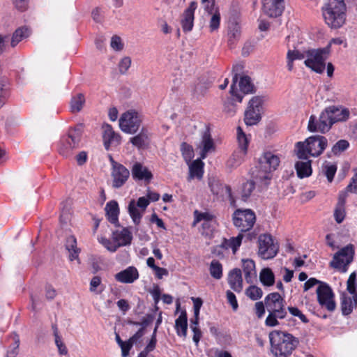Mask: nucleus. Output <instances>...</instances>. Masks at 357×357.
<instances>
[{
    "label": "nucleus",
    "mask_w": 357,
    "mask_h": 357,
    "mask_svg": "<svg viewBox=\"0 0 357 357\" xmlns=\"http://www.w3.org/2000/svg\"><path fill=\"white\" fill-rule=\"evenodd\" d=\"M271 351L275 357H287L298 344L297 338L289 333L274 331L269 333Z\"/></svg>",
    "instance_id": "1"
},
{
    "label": "nucleus",
    "mask_w": 357,
    "mask_h": 357,
    "mask_svg": "<svg viewBox=\"0 0 357 357\" xmlns=\"http://www.w3.org/2000/svg\"><path fill=\"white\" fill-rule=\"evenodd\" d=\"M346 5L344 0H327L322 7L326 23L332 29L341 27L346 20Z\"/></svg>",
    "instance_id": "2"
},
{
    "label": "nucleus",
    "mask_w": 357,
    "mask_h": 357,
    "mask_svg": "<svg viewBox=\"0 0 357 357\" xmlns=\"http://www.w3.org/2000/svg\"><path fill=\"white\" fill-rule=\"evenodd\" d=\"M264 302L269 313L265 321L266 325L271 327L278 326V319H284L287 314L284 298L279 293L274 292L267 295Z\"/></svg>",
    "instance_id": "3"
},
{
    "label": "nucleus",
    "mask_w": 357,
    "mask_h": 357,
    "mask_svg": "<svg viewBox=\"0 0 357 357\" xmlns=\"http://www.w3.org/2000/svg\"><path fill=\"white\" fill-rule=\"evenodd\" d=\"M280 164V158L271 152H264L259 158V164L252 172V178L259 180L265 185L271 179V172L276 169Z\"/></svg>",
    "instance_id": "4"
},
{
    "label": "nucleus",
    "mask_w": 357,
    "mask_h": 357,
    "mask_svg": "<svg viewBox=\"0 0 357 357\" xmlns=\"http://www.w3.org/2000/svg\"><path fill=\"white\" fill-rule=\"evenodd\" d=\"M327 144L328 140L324 136H311L304 142L296 143V155L301 160H307V153L313 157L319 156L323 153Z\"/></svg>",
    "instance_id": "5"
},
{
    "label": "nucleus",
    "mask_w": 357,
    "mask_h": 357,
    "mask_svg": "<svg viewBox=\"0 0 357 357\" xmlns=\"http://www.w3.org/2000/svg\"><path fill=\"white\" fill-rule=\"evenodd\" d=\"M329 52V47L307 50V57L304 61L305 66L317 73H324Z\"/></svg>",
    "instance_id": "6"
},
{
    "label": "nucleus",
    "mask_w": 357,
    "mask_h": 357,
    "mask_svg": "<svg viewBox=\"0 0 357 357\" xmlns=\"http://www.w3.org/2000/svg\"><path fill=\"white\" fill-rule=\"evenodd\" d=\"M142 119L140 115L134 110L123 113L119 119L121 130L129 134L136 133L140 128Z\"/></svg>",
    "instance_id": "7"
},
{
    "label": "nucleus",
    "mask_w": 357,
    "mask_h": 357,
    "mask_svg": "<svg viewBox=\"0 0 357 357\" xmlns=\"http://www.w3.org/2000/svg\"><path fill=\"white\" fill-rule=\"evenodd\" d=\"M333 124V120L330 116V112L326 107L317 118L314 115H311L308 122V129L311 132H320L325 133L328 131Z\"/></svg>",
    "instance_id": "8"
},
{
    "label": "nucleus",
    "mask_w": 357,
    "mask_h": 357,
    "mask_svg": "<svg viewBox=\"0 0 357 357\" xmlns=\"http://www.w3.org/2000/svg\"><path fill=\"white\" fill-rule=\"evenodd\" d=\"M259 255L264 259L273 258L278 252L279 245L274 243L271 235L268 234H261L258 238Z\"/></svg>",
    "instance_id": "9"
},
{
    "label": "nucleus",
    "mask_w": 357,
    "mask_h": 357,
    "mask_svg": "<svg viewBox=\"0 0 357 357\" xmlns=\"http://www.w3.org/2000/svg\"><path fill=\"white\" fill-rule=\"evenodd\" d=\"M255 214L250 209H237L234 213V224L241 232L251 229L255 222Z\"/></svg>",
    "instance_id": "10"
},
{
    "label": "nucleus",
    "mask_w": 357,
    "mask_h": 357,
    "mask_svg": "<svg viewBox=\"0 0 357 357\" xmlns=\"http://www.w3.org/2000/svg\"><path fill=\"white\" fill-rule=\"evenodd\" d=\"M354 255V245L351 244L347 245L335 254L330 265L334 268H342L343 271L345 272L347 271L346 266L353 261Z\"/></svg>",
    "instance_id": "11"
},
{
    "label": "nucleus",
    "mask_w": 357,
    "mask_h": 357,
    "mask_svg": "<svg viewBox=\"0 0 357 357\" xmlns=\"http://www.w3.org/2000/svg\"><path fill=\"white\" fill-rule=\"evenodd\" d=\"M317 301L319 304L330 312L335 310L336 304L334 294L331 287L326 283L320 284L317 289Z\"/></svg>",
    "instance_id": "12"
},
{
    "label": "nucleus",
    "mask_w": 357,
    "mask_h": 357,
    "mask_svg": "<svg viewBox=\"0 0 357 357\" xmlns=\"http://www.w3.org/2000/svg\"><path fill=\"white\" fill-rule=\"evenodd\" d=\"M82 134V125L78 126L73 130L70 131L68 137L63 142L59 149L60 154L65 157L70 155L71 151L77 146Z\"/></svg>",
    "instance_id": "13"
},
{
    "label": "nucleus",
    "mask_w": 357,
    "mask_h": 357,
    "mask_svg": "<svg viewBox=\"0 0 357 357\" xmlns=\"http://www.w3.org/2000/svg\"><path fill=\"white\" fill-rule=\"evenodd\" d=\"M149 204V200L144 197H139L137 204L135 200H131L128 205V212L135 225H139L142 217V213Z\"/></svg>",
    "instance_id": "14"
},
{
    "label": "nucleus",
    "mask_w": 357,
    "mask_h": 357,
    "mask_svg": "<svg viewBox=\"0 0 357 357\" xmlns=\"http://www.w3.org/2000/svg\"><path fill=\"white\" fill-rule=\"evenodd\" d=\"M130 171L122 164L115 168H112V186L118 189L121 188L130 178Z\"/></svg>",
    "instance_id": "15"
},
{
    "label": "nucleus",
    "mask_w": 357,
    "mask_h": 357,
    "mask_svg": "<svg viewBox=\"0 0 357 357\" xmlns=\"http://www.w3.org/2000/svg\"><path fill=\"white\" fill-rule=\"evenodd\" d=\"M283 0H263V10L271 17H277L284 10Z\"/></svg>",
    "instance_id": "16"
},
{
    "label": "nucleus",
    "mask_w": 357,
    "mask_h": 357,
    "mask_svg": "<svg viewBox=\"0 0 357 357\" xmlns=\"http://www.w3.org/2000/svg\"><path fill=\"white\" fill-rule=\"evenodd\" d=\"M132 176L135 180L149 183L153 178V174L149 169L142 163L136 162L131 168Z\"/></svg>",
    "instance_id": "17"
},
{
    "label": "nucleus",
    "mask_w": 357,
    "mask_h": 357,
    "mask_svg": "<svg viewBox=\"0 0 357 357\" xmlns=\"http://www.w3.org/2000/svg\"><path fill=\"white\" fill-rule=\"evenodd\" d=\"M197 7L195 1H192L183 13L181 23L183 31L188 32L192 29L194 22V12Z\"/></svg>",
    "instance_id": "18"
},
{
    "label": "nucleus",
    "mask_w": 357,
    "mask_h": 357,
    "mask_svg": "<svg viewBox=\"0 0 357 357\" xmlns=\"http://www.w3.org/2000/svg\"><path fill=\"white\" fill-rule=\"evenodd\" d=\"M209 185L214 195H220V197H228L231 202V204L233 206L234 205V199L231 195V189L229 185H223L215 180L210 182Z\"/></svg>",
    "instance_id": "19"
},
{
    "label": "nucleus",
    "mask_w": 357,
    "mask_h": 357,
    "mask_svg": "<svg viewBox=\"0 0 357 357\" xmlns=\"http://www.w3.org/2000/svg\"><path fill=\"white\" fill-rule=\"evenodd\" d=\"M197 148L200 149L202 159H204L208 153L214 151L215 145L208 130H205L202 134L201 143Z\"/></svg>",
    "instance_id": "20"
},
{
    "label": "nucleus",
    "mask_w": 357,
    "mask_h": 357,
    "mask_svg": "<svg viewBox=\"0 0 357 357\" xmlns=\"http://www.w3.org/2000/svg\"><path fill=\"white\" fill-rule=\"evenodd\" d=\"M138 278V271L134 266H130L115 275V279L122 283H132Z\"/></svg>",
    "instance_id": "21"
},
{
    "label": "nucleus",
    "mask_w": 357,
    "mask_h": 357,
    "mask_svg": "<svg viewBox=\"0 0 357 357\" xmlns=\"http://www.w3.org/2000/svg\"><path fill=\"white\" fill-rule=\"evenodd\" d=\"M228 282L230 287L236 292H241L243 289V278L241 271L239 268H234L228 275Z\"/></svg>",
    "instance_id": "22"
},
{
    "label": "nucleus",
    "mask_w": 357,
    "mask_h": 357,
    "mask_svg": "<svg viewBox=\"0 0 357 357\" xmlns=\"http://www.w3.org/2000/svg\"><path fill=\"white\" fill-rule=\"evenodd\" d=\"M112 238L119 248L130 245L132 239V235L128 229L123 228L121 231H114Z\"/></svg>",
    "instance_id": "23"
},
{
    "label": "nucleus",
    "mask_w": 357,
    "mask_h": 357,
    "mask_svg": "<svg viewBox=\"0 0 357 357\" xmlns=\"http://www.w3.org/2000/svg\"><path fill=\"white\" fill-rule=\"evenodd\" d=\"M103 129V139L104 144L106 149H109V145L115 142L119 144L121 141V136L116 134L112 129V127L109 124H105L102 126Z\"/></svg>",
    "instance_id": "24"
},
{
    "label": "nucleus",
    "mask_w": 357,
    "mask_h": 357,
    "mask_svg": "<svg viewBox=\"0 0 357 357\" xmlns=\"http://www.w3.org/2000/svg\"><path fill=\"white\" fill-rule=\"evenodd\" d=\"M328 109L333 123L337 121H346L349 116V109L342 107L333 105L328 107Z\"/></svg>",
    "instance_id": "25"
},
{
    "label": "nucleus",
    "mask_w": 357,
    "mask_h": 357,
    "mask_svg": "<svg viewBox=\"0 0 357 357\" xmlns=\"http://www.w3.org/2000/svg\"><path fill=\"white\" fill-rule=\"evenodd\" d=\"M130 142L133 146L138 149L145 147L149 144V132L146 128H142L140 132L133 137H131Z\"/></svg>",
    "instance_id": "26"
},
{
    "label": "nucleus",
    "mask_w": 357,
    "mask_h": 357,
    "mask_svg": "<svg viewBox=\"0 0 357 357\" xmlns=\"http://www.w3.org/2000/svg\"><path fill=\"white\" fill-rule=\"evenodd\" d=\"M203 167L204 162L200 159L193 161L189 166V176L188 180L190 181L195 177L201 179L203 176Z\"/></svg>",
    "instance_id": "27"
},
{
    "label": "nucleus",
    "mask_w": 357,
    "mask_h": 357,
    "mask_svg": "<svg viewBox=\"0 0 357 357\" xmlns=\"http://www.w3.org/2000/svg\"><path fill=\"white\" fill-rule=\"evenodd\" d=\"M307 57V50L303 52L297 50H288L287 54V68L291 71L294 68V61L296 60H302Z\"/></svg>",
    "instance_id": "28"
},
{
    "label": "nucleus",
    "mask_w": 357,
    "mask_h": 357,
    "mask_svg": "<svg viewBox=\"0 0 357 357\" xmlns=\"http://www.w3.org/2000/svg\"><path fill=\"white\" fill-rule=\"evenodd\" d=\"M65 246L69 252V259L70 261L78 259L80 250L77 247V240L74 236H69L66 238Z\"/></svg>",
    "instance_id": "29"
},
{
    "label": "nucleus",
    "mask_w": 357,
    "mask_h": 357,
    "mask_svg": "<svg viewBox=\"0 0 357 357\" xmlns=\"http://www.w3.org/2000/svg\"><path fill=\"white\" fill-rule=\"evenodd\" d=\"M175 328L178 335L185 337L188 330V317L185 310L181 312L180 316L176 319Z\"/></svg>",
    "instance_id": "30"
},
{
    "label": "nucleus",
    "mask_w": 357,
    "mask_h": 357,
    "mask_svg": "<svg viewBox=\"0 0 357 357\" xmlns=\"http://www.w3.org/2000/svg\"><path fill=\"white\" fill-rule=\"evenodd\" d=\"M106 213L109 221L112 224L118 222L119 209L118 203L116 201H110L105 206Z\"/></svg>",
    "instance_id": "31"
},
{
    "label": "nucleus",
    "mask_w": 357,
    "mask_h": 357,
    "mask_svg": "<svg viewBox=\"0 0 357 357\" xmlns=\"http://www.w3.org/2000/svg\"><path fill=\"white\" fill-rule=\"evenodd\" d=\"M295 169L298 177L301 178L307 177L312 174L311 161H298L295 164Z\"/></svg>",
    "instance_id": "32"
},
{
    "label": "nucleus",
    "mask_w": 357,
    "mask_h": 357,
    "mask_svg": "<svg viewBox=\"0 0 357 357\" xmlns=\"http://www.w3.org/2000/svg\"><path fill=\"white\" fill-rule=\"evenodd\" d=\"M30 35V30L26 26H21L17 29L13 34L10 46L15 47L24 38H26Z\"/></svg>",
    "instance_id": "33"
},
{
    "label": "nucleus",
    "mask_w": 357,
    "mask_h": 357,
    "mask_svg": "<svg viewBox=\"0 0 357 357\" xmlns=\"http://www.w3.org/2000/svg\"><path fill=\"white\" fill-rule=\"evenodd\" d=\"M261 120L260 110L248 107L245 112V123L248 126L257 124Z\"/></svg>",
    "instance_id": "34"
},
{
    "label": "nucleus",
    "mask_w": 357,
    "mask_h": 357,
    "mask_svg": "<svg viewBox=\"0 0 357 357\" xmlns=\"http://www.w3.org/2000/svg\"><path fill=\"white\" fill-rule=\"evenodd\" d=\"M9 340H11L13 342L8 349L6 357H16L19 353L20 337L17 333H13L10 335Z\"/></svg>",
    "instance_id": "35"
},
{
    "label": "nucleus",
    "mask_w": 357,
    "mask_h": 357,
    "mask_svg": "<svg viewBox=\"0 0 357 357\" xmlns=\"http://www.w3.org/2000/svg\"><path fill=\"white\" fill-rule=\"evenodd\" d=\"M239 89L243 94L253 93L255 92V86L251 82L248 76H242L239 81Z\"/></svg>",
    "instance_id": "36"
},
{
    "label": "nucleus",
    "mask_w": 357,
    "mask_h": 357,
    "mask_svg": "<svg viewBox=\"0 0 357 357\" xmlns=\"http://www.w3.org/2000/svg\"><path fill=\"white\" fill-rule=\"evenodd\" d=\"M259 279L261 282L267 287H270L273 285L275 282V276L269 268H263L259 274Z\"/></svg>",
    "instance_id": "37"
},
{
    "label": "nucleus",
    "mask_w": 357,
    "mask_h": 357,
    "mask_svg": "<svg viewBox=\"0 0 357 357\" xmlns=\"http://www.w3.org/2000/svg\"><path fill=\"white\" fill-rule=\"evenodd\" d=\"M347 192L357 194V172L351 178V183L347 186L345 191L342 192L339 195V204L343 205Z\"/></svg>",
    "instance_id": "38"
},
{
    "label": "nucleus",
    "mask_w": 357,
    "mask_h": 357,
    "mask_svg": "<svg viewBox=\"0 0 357 357\" xmlns=\"http://www.w3.org/2000/svg\"><path fill=\"white\" fill-rule=\"evenodd\" d=\"M254 180L248 181L243 184L241 197L243 201H246L247 199L250 196L252 192L255 189V184L259 183L264 185L259 180L254 178Z\"/></svg>",
    "instance_id": "39"
},
{
    "label": "nucleus",
    "mask_w": 357,
    "mask_h": 357,
    "mask_svg": "<svg viewBox=\"0 0 357 357\" xmlns=\"http://www.w3.org/2000/svg\"><path fill=\"white\" fill-rule=\"evenodd\" d=\"M85 103V98L82 93H79L76 96L72 98L70 101V109L73 112H78L81 111Z\"/></svg>",
    "instance_id": "40"
},
{
    "label": "nucleus",
    "mask_w": 357,
    "mask_h": 357,
    "mask_svg": "<svg viewBox=\"0 0 357 357\" xmlns=\"http://www.w3.org/2000/svg\"><path fill=\"white\" fill-rule=\"evenodd\" d=\"M341 310L343 315H348L351 313L354 304L351 297L342 294L341 298Z\"/></svg>",
    "instance_id": "41"
},
{
    "label": "nucleus",
    "mask_w": 357,
    "mask_h": 357,
    "mask_svg": "<svg viewBox=\"0 0 357 357\" xmlns=\"http://www.w3.org/2000/svg\"><path fill=\"white\" fill-rule=\"evenodd\" d=\"M237 139L238 142V151L246 153L248 145V140L245 134L243 132L241 127L237 128Z\"/></svg>",
    "instance_id": "42"
},
{
    "label": "nucleus",
    "mask_w": 357,
    "mask_h": 357,
    "mask_svg": "<svg viewBox=\"0 0 357 357\" xmlns=\"http://www.w3.org/2000/svg\"><path fill=\"white\" fill-rule=\"evenodd\" d=\"M237 110V105L235 103V100L233 98H228L224 102L223 112L229 116H233L235 115Z\"/></svg>",
    "instance_id": "43"
},
{
    "label": "nucleus",
    "mask_w": 357,
    "mask_h": 357,
    "mask_svg": "<svg viewBox=\"0 0 357 357\" xmlns=\"http://www.w3.org/2000/svg\"><path fill=\"white\" fill-rule=\"evenodd\" d=\"M246 153L240 151H236L227 161V165L230 167H236L238 166L243 160V157Z\"/></svg>",
    "instance_id": "44"
},
{
    "label": "nucleus",
    "mask_w": 357,
    "mask_h": 357,
    "mask_svg": "<svg viewBox=\"0 0 357 357\" xmlns=\"http://www.w3.org/2000/svg\"><path fill=\"white\" fill-rule=\"evenodd\" d=\"M210 273L213 278L219 280L222 276V267L217 260H213L210 265Z\"/></svg>",
    "instance_id": "45"
},
{
    "label": "nucleus",
    "mask_w": 357,
    "mask_h": 357,
    "mask_svg": "<svg viewBox=\"0 0 357 357\" xmlns=\"http://www.w3.org/2000/svg\"><path fill=\"white\" fill-rule=\"evenodd\" d=\"M212 82V80H208L205 77H202L195 85V92L199 95L203 96L206 91L211 86Z\"/></svg>",
    "instance_id": "46"
},
{
    "label": "nucleus",
    "mask_w": 357,
    "mask_h": 357,
    "mask_svg": "<svg viewBox=\"0 0 357 357\" xmlns=\"http://www.w3.org/2000/svg\"><path fill=\"white\" fill-rule=\"evenodd\" d=\"M245 294L250 299L256 301L261 298L263 291L261 288L255 285H252L245 290Z\"/></svg>",
    "instance_id": "47"
},
{
    "label": "nucleus",
    "mask_w": 357,
    "mask_h": 357,
    "mask_svg": "<svg viewBox=\"0 0 357 357\" xmlns=\"http://www.w3.org/2000/svg\"><path fill=\"white\" fill-rule=\"evenodd\" d=\"M349 146V143L345 139H340L332 147L331 152L337 155L344 151Z\"/></svg>",
    "instance_id": "48"
},
{
    "label": "nucleus",
    "mask_w": 357,
    "mask_h": 357,
    "mask_svg": "<svg viewBox=\"0 0 357 357\" xmlns=\"http://www.w3.org/2000/svg\"><path fill=\"white\" fill-rule=\"evenodd\" d=\"M239 36L240 31L238 26L236 24H234L231 27H229V31L228 33V43L230 47H232V45L239 38Z\"/></svg>",
    "instance_id": "49"
},
{
    "label": "nucleus",
    "mask_w": 357,
    "mask_h": 357,
    "mask_svg": "<svg viewBox=\"0 0 357 357\" xmlns=\"http://www.w3.org/2000/svg\"><path fill=\"white\" fill-rule=\"evenodd\" d=\"M243 237V234H239L236 238H231L229 241H225V248H231L233 252L235 253L241 244Z\"/></svg>",
    "instance_id": "50"
},
{
    "label": "nucleus",
    "mask_w": 357,
    "mask_h": 357,
    "mask_svg": "<svg viewBox=\"0 0 357 357\" xmlns=\"http://www.w3.org/2000/svg\"><path fill=\"white\" fill-rule=\"evenodd\" d=\"M266 100V96H257L252 97L248 103L249 108H255L257 110H260V107L262 103Z\"/></svg>",
    "instance_id": "51"
},
{
    "label": "nucleus",
    "mask_w": 357,
    "mask_h": 357,
    "mask_svg": "<svg viewBox=\"0 0 357 357\" xmlns=\"http://www.w3.org/2000/svg\"><path fill=\"white\" fill-rule=\"evenodd\" d=\"M337 167L335 165H326L323 167L322 171L326 176L328 182H332L335 174Z\"/></svg>",
    "instance_id": "52"
},
{
    "label": "nucleus",
    "mask_w": 357,
    "mask_h": 357,
    "mask_svg": "<svg viewBox=\"0 0 357 357\" xmlns=\"http://www.w3.org/2000/svg\"><path fill=\"white\" fill-rule=\"evenodd\" d=\"M195 215V221L194 225L197 224L198 222H200L201 220H205L206 222L211 221L214 216L213 215L208 213V212H199L198 211H195L194 212Z\"/></svg>",
    "instance_id": "53"
},
{
    "label": "nucleus",
    "mask_w": 357,
    "mask_h": 357,
    "mask_svg": "<svg viewBox=\"0 0 357 357\" xmlns=\"http://www.w3.org/2000/svg\"><path fill=\"white\" fill-rule=\"evenodd\" d=\"M101 287V278L99 276H94L90 282V291L96 294H100L104 288L98 290V288Z\"/></svg>",
    "instance_id": "54"
},
{
    "label": "nucleus",
    "mask_w": 357,
    "mask_h": 357,
    "mask_svg": "<svg viewBox=\"0 0 357 357\" xmlns=\"http://www.w3.org/2000/svg\"><path fill=\"white\" fill-rule=\"evenodd\" d=\"M237 80L238 73H236L232 78V84L231 85L229 92L232 96L236 97L238 102H241L243 100V96L237 92V89L236 88V83L237 82Z\"/></svg>",
    "instance_id": "55"
},
{
    "label": "nucleus",
    "mask_w": 357,
    "mask_h": 357,
    "mask_svg": "<svg viewBox=\"0 0 357 357\" xmlns=\"http://www.w3.org/2000/svg\"><path fill=\"white\" fill-rule=\"evenodd\" d=\"M287 309L291 315L298 317L302 322L305 324L309 322L308 319L305 317V315H304L302 313V312L298 307H288Z\"/></svg>",
    "instance_id": "56"
},
{
    "label": "nucleus",
    "mask_w": 357,
    "mask_h": 357,
    "mask_svg": "<svg viewBox=\"0 0 357 357\" xmlns=\"http://www.w3.org/2000/svg\"><path fill=\"white\" fill-rule=\"evenodd\" d=\"M99 242L110 252H115L119 248L117 243H116L115 241H111L109 239L106 238H100L99 239Z\"/></svg>",
    "instance_id": "57"
},
{
    "label": "nucleus",
    "mask_w": 357,
    "mask_h": 357,
    "mask_svg": "<svg viewBox=\"0 0 357 357\" xmlns=\"http://www.w3.org/2000/svg\"><path fill=\"white\" fill-rule=\"evenodd\" d=\"M131 65V59L129 56L123 57L119 63V72L125 74Z\"/></svg>",
    "instance_id": "58"
},
{
    "label": "nucleus",
    "mask_w": 357,
    "mask_h": 357,
    "mask_svg": "<svg viewBox=\"0 0 357 357\" xmlns=\"http://www.w3.org/2000/svg\"><path fill=\"white\" fill-rule=\"evenodd\" d=\"M220 13L218 12H215L211 18L210 20V29L211 31H213L218 29L220 26Z\"/></svg>",
    "instance_id": "59"
},
{
    "label": "nucleus",
    "mask_w": 357,
    "mask_h": 357,
    "mask_svg": "<svg viewBox=\"0 0 357 357\" xmlns=\"http://www.w3.org/2000/svg\"><path fill=\"white\" fill-rule=\"evenodd\" d=\"M356 273H352L347 280V291L350 294H354L356 291Z\"/></svg>",
    "instance_id": "60"
},
{
    "label": "nucleus",
    "mask_w": 357,
    "mask_h": 357,
    "mask_svg": "<svg viewBox=\"0 0 357 357\" xmlns=\"http://www.w3.org/2000/svg\"><path fill=\"white\" fill-rule=\"evenodd\" d=\"M226 295L228 303L231 305L233 310L236 311L238 307V305L235 294L228 290L226 292Z\"/></svg>",
    "instance_id": "61"
},
{
    "label": "nucleus",
    "mask_w": 357,
    "mask_h": 357,
    "mask_svg": "<svg viewBox=\"0 0 357 357\" xmlns=\"http://www.w3.org/2000/svg\"><path fill=\"white\" fill-rule=\"evenodd\" d=\"M243 269L244 272H255V264L252 259H243Z\"/></svg>",
    "instance_id": "62"
},
{
    "label": "nucleus",
    "mask_w": 357,
    "mask_h": 357,
    "mask_svg": "<svg viewBox=\"0 0 357 357\" xmlns=\"http://www.w3.org/2000/svg\"><path fill=\"white\" fill-rule=\"evenodd\" d=\"M111 47L115 50H121L123 45L121 43V39L119 36H114L111 40Z\"/></svg>",
    "instance_id": "63"
},
{
    "label": "nucleus",
    "mask_w": 357,
    "mask_h": 357,
    "mask_svg": "<svg viewBox=\"0 0 357 357\" xmlns=\"http://www.w3.org/2000/svg\"><path fill=\"white\" fill-rule=\"evenodd\" d=\"M255 313L258 318H261L265 313V303H264L261 301L257 302L255 305Z\"/></svg>",
    "instance_id": "64"
}]
</instances>
